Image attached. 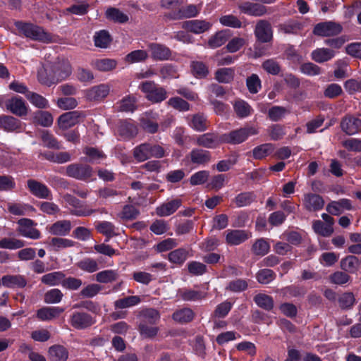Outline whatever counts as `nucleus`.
Instances as JSON below:
<instances>
[{"mask_svg":"<svg viewBox=\"0 0 361 361\" xmlns=\"http://www.w3.org/2000/svg\"><path fill=\"white\" fill-rule=\"evenodd\" d=\"M16 26L26 37L46 43L51 41V35L44 32L42 27L36 25L23 22H16Z\"/></svg>","mask_w":361,"mask_h":361,"instance_id":"obj_1","label":"nucleus"},{"mask_svg":"<svg viewBox=\"0 0 361 361\" xmlns=\"http://www.w3.org/2000/svg\"><path fill=\"white\" fill-rule=\"evenodd\" d=\"M93 173L94 171L92 166L81 163L71 164L68 165L66 169V173L68 176L84 181L90 180Z\"/></svg>","mask_w":361,"mask_h":361,"instance_id":"obj_2","label":"nucleus"},{"mask_svg":"<svg viewBox=\"0 0 361 361\" xmlns=\"http://www.w3.org/2000/svg\"><path fill=\"white\" fill-rule=\"evenodd\" d=\"M140 88L146 94V98L152 102H160L166 98V91L159 87L153 81H145L140 84Z\"/></svg>","mask_w":361,"mask_h":361,"instance_id":"obj_3","label":"nucleus"},{"mask_svg":"<svg viewBox=\"0 0 361 361\" xmlns=\"http://www.w3.org/2000/svg\"><path fill=\"white\" fill-rule=\"evenodd\" d=\"M257 133V130L253 127L242 128L231 131L229 133L223 134L222 140L224 143L236 145L244 142L249 135H256Z\"/></svg>","mask_w":361,"mask_h":361,"instance_id":"obj_4","label":"nucleus"},{"mask_svg":"<svg viewBox=\"0 0 361 361\" xmlns=\"http://www.w3.org/2000/svg\"><path fill=\"white\" fill-rule=\"evenodd\" d=\"M343 30L341 24L333 22L326 21L317 24L313 30L315 35L322 37H331L340 34Z\"/></svg>","mask_w":361,"mask_h":361,"instance_id":"obj_5","label":"nucleus"},{"mask_svg":"<svg viewBox=\"0 0 361 361\" xmlns=\"http://www.w3.org/2000/svg\"><path fill=\"white\" fill-rule=\"evenodd\" d=\"M85 117L82 111H72L61 115L58 119L59 127L67 130L82 121Z\"/></svg>","mask_w":361,"mask_h":361,"instance_id":"obj_6","label":"nucleus"},{"mask_svg":"<svg viewBox=\"0 0 361 361\" xmlns=\"http://www.w3.org/2000/svg\"><path fill=\"white\" fill-rule=\"evenodd\" d=\"M255 35L259 42L267 43L273 39V31L271 23L266 20L257 22L255 28Z\"/></svg>","mask_w":361,"mask_h":361,"instance_id":"obj_7","label":"nucleus"},{"mask_svg":"<svg viewBox=\"0 0 361 361\" xmlns=\"http://www.w3.org/2000/svg\"><path fill=\"white\" fill-rule=\"evenodd\" d=\"M238 8L243 13L249 16L261 17L268 13L267 8L261 4L250 1H243L238 4Z\"/></svg>","mask_w":361,"mask_h":361,"instance_id":"obj_8","label":"nucleus"},{"mask_svg":"<svg viewBox=\"0 0 361 361\" xmlns=\"http://www.w3.org/2000/svg\"><path fill=\"white\" fill-rule=\"evenodd\" d=\"M63 198L69 205L75 208V209L71 212L73 215L78 216H87L96 212L94 209H88L86 207L82 206L80 201L71 194L67 193L63 195Z\"/></svg>","mask_w":361,"mask_h":361,"instance_id":"obj_9","label":"nucleus"},{"mask_svg":"<svg viewBox=\"0 0 361 361\" xmlns=\"http://www.w3.org/2000/svg\"><path fill=\"white\" fill-rule=\"evenodd\" d=\"M340 126L347 135H355L361 132V120L352 115H346L341 119Z\"/></svg>","mask_w":361,"mask_h":361,"instance_id":"obj_10","label":"nucleus"},{"mask_svg":"<svg viewBox=\"0 0 361 361\" xmlns=\"http://www.w3.org/2000/svg\"><path fill=\"white\" fill-rule=\"evenodd\" d=\"M196 143L197 145L204 148L214 149L220 144L224 143V141L222 140V135H219L215 133H207L198 136Z\"/></svg>","mask_w":361,"mask_h":361,"instance_id":"obj_11","label":"nucleus"},{"mask_svg":"<svg viewBox=\"0 0 361 361\" xmlns=\"http://www.w3.org/2000/svg\"><path fill=\"white\" fill-rule=\"evenodd\" d=\"M18 224L17 232L20 235L32 239H38L40 238V232L37 229L32 228L34 225L32 220L21 219L18 220Z\"/></svg>","mask_w":361,"mask_h":361,"instance_id":"obj_12","label":"nucleus"},{"mask_svg":"<svg viewBox=\"0 0 361 361\" xmlns=\"http://www.w3.org/2000/svg\"><path fill=\"white\" fill-rule=\"evenodd\" d=\"M51 71L56 82L66 78L71 73V67L68 61L62 60L55 62L51 66Z\"/></svg>","mask_w":361,"mask_h":361,"instance_id":"obj_13","label":"nucleus"},{"mask_svg":"<svg viewBox=\"0 0 361 361\" xmlns=\"http://www.w3.org/2000/svg\"><path fill=\"white\" fill-rule=\"evenodd\" d=\"M71 326L77 329H84L90 327L94 323V320L87 313L74 312L70 319Z\"/></svg>","mask_w":361,"mask_h":361,"instance_id":"obj_14","label":"nucleus"},{"mask_svg":"<svg viewBox=\"0 0 361 361\" xmlns=\"http://www.w3.org/2000/svg\"><path fill=\"white\" fill-rule=\"evenodd\" d=\"M6 107L10 112L20 117L27 114V107L24 100L18 97L8 99L6 102Z\"/></svg>","mask_w":361,"mask_h":361,"instance_id":"obj_15","label":"nucleus"},{"mask_svg":"<svg viewBox=\"0 0 361 361\" xmlns=\"http://www.w3.org/2000/svg\"><path fill=\"white\" fill-rule=\"evenodd\" d=\"M27 185L30 192L34 196L41 199L50 198L51 191L44 184L34 179H29Z\"/></svg>","mask_w":361,"mask_h":361,"instance_id":"obj_16","label":"nucleus"},{"mask_svg":"<svg viewBox=\"0 0 361 361\" xmlns=\"http://www.w3.org/2000/svg\"><path fill=\"white\" fill-rule=\"evenodd\" d=\"M251 237V233L245 230H228L226 235V242L230 245H238Z\"/></svg>","mask_w":361,"mask_h":361,"instance_id":"obj_17","label":"nucleus"},{"mask_svg":"<svg viewBox=\"0 0 361 361\" xmlns=\"http://www.w3.org/2000/svg\"><path fill=\"white\" fill-rule=\"evenodd\" d=\"M303 205L309 212H316L323 208L324 200L317 194L307 193L304 195Z\"/></svg>","mask_w":361,"mask_h":361,"instance_id":"obj_18","label":"nucleus"},{"mask_svg":"<svg viewBox=\"0 0 361 361\" xmlns=\"http://www.w3.org/2000/svg\"><path fill=\"white\" fill-rule=\"evenodd\" d=\"M109 90L110 87L108 85L101 84L87 90L85 97L90 101H100L109 94Z\"/></svg>","mask_w":361,"mask_h":361,"instance_id":"obj_19","label":"nucleus"},{"mask_svg":"<svg viewBox=\"0 0 361 361\" xmlns=\"http://www.w3.org/2000/svg\"><path fill=\"white\" fill-rule=\"evenodd\" d=\"M326 209L329 214L338 216L341 214L343 210L353 209V206L350 200L341 199L338 201H333L329 203Z\"/></svg>","mask_w":361,"mask_h":361,"instance_id":"obj_20","label":"nucleus"},{"mask_svg":"<svg viewBox=\"0 0 361 361\" xmlns=\"http://www.w3.org/2000/svg\"><path fill=\"white\" fill-rule=\"evenodd\" d=\"M211 26L212 24L209 22L198 20L185 21L182 24L183 28L195 34L202 33L208 30Z\"/></svg>","mask_w":361,"mask_h":361,"instance_id":"obj_21","label":"nucleus"},{"mask_svg":"<svg viewBox=\"0 0 361 361\" xmlns=\"http://www.w3.org/2000/svg\"><path fill=\"white\" fill-rule=\"evenodd\" d=\"M199 9L195 5L186 7L180 6L179 11L166 14L165 16L170 20H178L184 18H192L197 15Z\"/></svg>","mask_w":361,"mask_h":361,"instance_id":"obj_22","label":"nucleus"},{"mask_svg":"<svg viewBox=\"0 0 361 361\" xmlns=\"http://www.w3.org/2000/svg\"><path fill=\"white\" fill-rule=\"evenodd\" d=\"M0 128L8 132H18L21 130V121L11 116H0Z\"/></svg>","mask_w":361,"mask_h":361,"instance_id":"obj_23","label":"nucleus"},{"mask_svg":"<svg viewBox=\"0 0 361 361\" xmlns=\"http://www.w3.org/2000/svg\"><path fill=\"white\" fill-rule=\"evenodd\" d=\"M1 283L9 288H22L27 285V280L22 275H6L1 279Z\"/></svg>","mask_w":361,"mask_h":361,"instance_id":"obj_24","label":"nucleus"},{"mask_svg":"<svg viewBox=\"0 0 361 361\" xmlns=\"http://www.w3.org/2000/svg\"><path fill=\"white\" fill-rule=\"evenodd\" d=\"M68 350L61 345H54L48 350V358L50 361H67Z\"/></svg>","mask_w":361,"mask_h":361,"instance_id":"obj_25","label":"nucleus"},{"mask_svg":"<svg viewBox=\"0 0 361 361\" xmlns=\"http://www.w3.org/2000/svg\"><path fill=\"white\" fill-rule=\"evenodd\" d=\"M188 157L192 164L205 165L211 160V154L209 151L202 149H193Z\"/></svg>","mask_w":361,"mask_h":361,"instance_id":"obj_26","label":"nucleus"},{"mask_svg":"<svg viewBox=\"0 0 361 361\" xmlns=\"http://www.w3.org/2000/svg\"><path fill=\"white\" fill-rule=\"evenodd\" d=\"M64 311L59 307H44L37 310V317L42 321L51 320L59 317Z\"/></svg>","mask_w":361,"mask_h":361,"instance_id":"obj_27","label":"nucleus"},{"mask_svg":"<svg viewBox=\"0 0 361 361\" xmlns=\"http://www.w3.org/2000/svg\"><path fill=\"white\" fill-rule=\"evenodd\" d=\"M190 126L200 132L205 131L209 126L207 116L202 113H197L190 116Z\"/></svg>","mask_w":361,"mask_h":361,"instance_id":"obj_28","label":"nucleus"},{"mask_svg":"<svg viewBox=\"0 0 361 361\" xmlns=\"http://www.w3.org/2000/svg\"><path fill=\"white\" fill-rule=\"evenodd\" d=\"M152 57L156 60H167L171 55V50L165 45L152 43L149 45Z\"/></svg>","mask_w":361,"mask_h":361,"instance_id":"obj_29","label":"nucleus"},{"mask_svg":"<svg viewBox=\"0 0 361 361\" xmlns=\"http://www.w3.org/2000/svg\"><path fill=\"white\" fill-rule=\"evenodd\" d=\"M180 199H175L162 204L156 209V213L159 216H166L173 214L181 205Z\"/></svg>","mask_w":361,"mask_h":361,"instance_id":"obj_30","label":"nucleus"},{"mask_svg":"<svg viewBox=\"0 0 361 361\" xmlns=\"http://www.w3.org/2000/svg\"><path fill=\"white\" fill-rule=\"evenodd\" d=\"M118 132L121 137L131 139L137 135L138 129L133 123L124 121L120 123Z\"/></svg>","mask_w":361,"mask_h":361,"instance_id":"obj_31","label":"nucleus"},{"mask_svg":"<svg viewBox=\"0 0 361 361\" xmlns=\"http://www.w3.org/2000/svg\"><path fill=\"white\" fill-rule=\"evenodd\" d=\"M139 317L142 319L140 322L156 324L160 319V314L158 310L154 308H145L139 312Z\"/></svg>","mask_w":361,"mask_h":361,"instance_id":"obj_32","label":"nucleus"},{"mask_svg":"<svg viewBox=\"0 0 361 361\" xmlns=\"http://www.w3.org/2000/svg\"><path fill=\"white\" fill-rule=\"evenodd\" d=\"M71 228V224L70 221L62 220L58 221L49 228V232L56 235H66L68 234Z\"/></svg>","mask_w":361,"mask_h":361,"instance_id":"obj_33","label":"nucleus"},{"mask_svg":"<svg viewBox=\"0 0 361 361\" xmlns=\"http://www.w3.org/2000/svg\"><path fill=\"white\" fill-rule=\"evenodd\" d=\"M360 264L359 259L354 255H348L341 261V267L349 273H355Z\"/></svg>","mask_w":361,"mask_h":361,"instance_id":"obj_34","label":"nucleus"},{"mask_svg":"<svg viewBox=\"0 0 361 361\" xmlns=\"http://www.w3.org/2000/svg\"><path fill=\"white\" fill-rule=\"evenodd\" d=\"M334 56V51L329 49H317L312 52V59L317 63L330 60Z\"/></svg>","mask_w":361,"mask_h":361,"instance_id":"obj_35","label":"nucleus"},{"mask_svg":"<svg viewBox=\"0 0 361 361\" xmlns=\"http://www.w3.org/2000/svg\"><path fill=\"white\" fill-rule=\"evenodd\" d=\"M195 317V313L190 308H183L176 311L173 314V319L181 324L191 322Z\"/></svg>","mask_w":361,"mask_h":361,"instance_id":"obj_36","label":"nucleus"},{"mask_svg":"<svg viewBox=\"0 0 361 361\" xmlns=\"http://www.w3.org/2000/svg\"><path fill=\"white\" fill-rule=\"evenodd\" d=\"M254 301L261 308L270 311L274 307L273 298L264 293H258L254 297Z\"/></svg>","mask_w":361,"mask_h":361,"instance_id":"obj_37","label":"nucleus"},{"mask_svg":"<svg viewBox=\"0 0 361 361\" xmlns=\"http://www.w3.org/2000/svg\"><path fill=\"white\" fill-rule=\"evenodd\" d=\"M273 144L266 143L255 147L252 150L253 157L256 159H262L274 150Z\"/></svg>","mask_w":361,"mask_h":361,"instance_id":"obj_38","label":"nucleus"},{"mask_svg":"<svg viewBox=\"0 0 361 361\" xmlns=\"http://www.w3.org/2000/svg\"><path fill=\"white\" fill-rule=\"evenodd\" d=\"M65 275L61 271H54L44 275L42 279V283L49 286L62 285L63 279Z\"/></svg>","mask_w":361,"mask_h":361,"instance_id":"obj_39","label":"nucleus"},{"mask_svg":"<svg viewBox=\"0 0 361 361\" xmlns=\"http://www.w3.org/2000/svg\"><path fill=\"white\" fill-rule=\"evenodd\" d=\"M149 143H142L133 150V157L138 161H144L150 158Z\"/></svg>","mask_w":361,"mask_h":361,"instance_id":"obj_40","label":"nucleus"},{"mask_svg":"<svg viewBox=\"0 0 361 361\" xmlns=\"http://www.w3.org/2000/svg\"><path fill=\"white\" fill-rule=\"evenodd\" d=\"M138 331L142 338L152 339L157 336L159 329L157 326H149L147 323L140 322L138 325Z\"/></svg>","mask_w":361,"mask_h":361,"instance_id":"obj_41","label":"nucleus"},{"mask_svg":"<svg viewBox=\"0 0 361 361\" xmlns=\"http://www.w3.org/2000/svg\"><path fill=\"white\" fill-rule=\"evenodd\" d=\"M118 104V110L119 111L133 112L136 109V99L133 96H126Z\"/></svg>","mask_w":361,"mask_h":361,"instance_id":"obj_42","label":"nucleus"},{"mask_svg":"<svg viewBox=\"0 0 361 361\" xmlns=\"http://www.w3.org/2000/svg\"><path fill=\"white\" fill-rule=\"evenodd\" d=\"M312 228L316 233L323 237H329L334 233L333 226L325 224L320 220L313 222Z\"/></svg>","mask_w":361,"mask_h":361,"instance_id":"obj_43","label":"nucleus"},{"mask_svg":"<svg viewBox=\"0 0 361 361\" xmlns=\"http://www.w3.org/2000/svg\"><path fill=\"white\" fill-rule=\"evenodd\" d=\"M25 246V243L15 238H4L0 240V248L16 250Z\"/></svg>","mask_w":361,"mask_h":361,"instance_id":"obj_44","label":"nucleus"},{"mask_svg":"<svg viewBox=\"0 0 361 361\" xmlns=\"http://www.w3.org/2000/svg\"><path fill=\"white\" fill-rule=\"evenodd\" d=\"M270 249L269 243L264 238L257 240L252 246V252L255 255L264 256Z\"/></svg>","mask_w":361,"mask_h":361,"instance_id":"obj_45","label":"nucleus"},{"mask_svg":"<svg viewBox=\"0 0 361 361\" xmlns=\"http://www.w3.org/2000/svg\"><path fill=\"white\" fill-rule=\"evenodd\" d=\"M234 70L233 68H222L215 73V78L219 82L228 83L233 80Z\"/></svg>","mask_w":361,"mask_h":361,"instance_id":"obj_46","label":"nucleus"},{"mask_svg":"<svg viewBox=\"0 0 361 361\" xmlns=\"http://www.w3.org/2000/svg\"><path fill=\"white\" fill-rule=\"evenodd\" d=\"M141 301L139 296L132 295L117 300L114 302L116 308L124 309L137 305Z\"/></svg>","mask_w":361,"mask_h":361,"instance_id":"obj_47","label":"nucleus"},{"mask_svg":"<svg viewBox=\"0 0 361 361\" xmlns=\"http://www.w3.org/2000/svg\"><path fill=\"white\" fill-rule=\"evenodd\" d=\"M94 44L97 47L106 48L111 41V38L109 32L106 30H101L96 32L94 36Z\"/></svg>","mask_w":361,"mask_h":361,"instance_id":"obj_48","label":"nucleus"},{"mask_svg":"<svg viewBox=\"0 0 361 361\" xmlns=\"http://www.w3.org/2000/svg\"><path fill=\"white\" fill-rule=\"evenodd\" d=\"M255 199L256 196L254 192H245L238 195L234 200V202L237 207H242L250 204Z\"/></svg>","mask_w":361,"mask_h":361,"instance_id":"obj_49","label":"nucleus"},{"mask_svg":"<svg viewBox=\"0 0 361 361\" xmlns=\"http://www.w3.org/2000/svg\"><path fill=\"white\" fill-rule=\"evenodd\" d=\"M118 274L116 271L109 269L100 271L96 274V280L99 283H107L117 280Z\"/></svg>","mask_w":361,"mask_h":361,"instance_id":"obj_50","label":"nucleus"},{"mask_svg":"<svg viewBox=\"0 0 361 361\" xmlns=\"http://www.w3.org/2000/svg\"><path fill=\"white\" fill-rule=\"evenodd\" d=\"M34 122L42 126L48 127L53 123V117L48 111H38L35 114Z\"/></svg>","mask_w":361,"mask_h":361,"instance_id":"obj_51","label":"nucleus"},{"mask_svg":"<svg viewBox=\"0 0 361 361\" xmlns=\"http://www.w3.org/2000/svg\"><path fill=\"white\" fill-rule=\"evenodd\" d=\"M179 295L180 298L185 301H195L205 298L206 293L194 290H180Z\"/></svg>","mask_w":361,"mask_h":361,"instance_id":"obj_52","label":"nucleus"},{"mask_svg":"<svg viewBox=\"0 0 361 361\" xmlns=\"http://www.w3.org/2000/svg\"><path fill=\"white\" fill-rule=\"evenodd\" d=\"M140 212L133 205H125L122 211L118 214V216L123 221L135 219L139 215Z\"/></svg>","mask_w":361,"mask_h":361,"instance_id":"obj_53","label":"nucleus"},{"mask_svg":"<svg viewBox=\"0 0 361 361\" xmlns=\"http://www.w3.org/2000/svg\"><path fill=\"white\" fill-rule=\"evenodd\" d=\"M188 254L185 249L178 248L169 254V259L172 263L181 264L185 261Z\"/></svg>","mask_w":361,"mask_h":361,"instance_id":"obj_54","label":"nucleus"},{"mask_svg":"<svg viewBox=\"0 0 361 361\" xmlns=\"http://www.w3.org/2000/svg\"><path fill=\"white\" fill-rule=\"evenodd\" d=\"M41 139L43 144L48 148L59 149L61 148L60 143L57 140L50 134L47 130H43L41 133Z\"/></svg>","mask_w":361,"mask_h":361,"instance_id":"obj_55","label":"nucleus"},{"mask_svg":"<svg viewBox=\"0 0 361 361\" xmlns=\"http://www.w3.org/2000/svg\"><path fill=\"white\" fill-rule=\"evenodd\" d=\"M234 111L239 118H244L251 113V106L245 101L239 100L234 104Z\"/></svg>","mask_w":361,"mask_h":361,"instance_id":"obj_56","label":"nucleus"},{"mask_svg":"<svg viewBox=\"0 0 361 361\" xmlns=\"http://www.w3.org/2000/svg\"><path fill=\"white\" fill-rule=\"evenodd\" d=\"M97 229L100 233L106 236V241H108L110 238L116 235V233H115V226L109 221H102L99 223L97 226Z\"/></svg>","mask_w":361,"mask_h":361,"instance_id":"obj_57","label":"nucleus"},{"mask_svg":"<svg viewBox=\"0 0 361 361\" xmlns=\"http://www.w3.org/2000/svg\"><path fill=\"white\" fill-rule=\"evenodd\" d=\"M108 18L120 23H126L128 20V16L115 8H109L106 12Z\"/></svg>","mask_w":361,"mask_h":361,"instance_id":"obj_58","label":"nucleus"},{"mask_svg":"<svg viewBox=\"0 0 361 361\" xmlns=\"http://www.w3.org/2000/svg\"><path fill=\"white\" fill-rule=\"evenodd\" d=\"M95 68L100 71H110L116 66V61L110 59H98L94 62Z\"/></svg>","mask_w":361,"mask_h":361,"instance_id":"obj_59","label":"nucleus"},{"mask_svg":"<svg viewBox=\"0 0 361 361\" xmlns=\"http://www.w3.org/2000/svg\"><path fill=\"white\" fill-rule=\"evenodd\" d=\"M231 307L232 304L228 301H225L218 305L212 315V318L217 319L225 317L230 312Z\"/></svg>","mask_w":361,"mask_h":361,"instance_id":"obj_60","label":"nucleus"},{"mask_svg":"<svg viewBox=\"0 0 361 361\" xmlns=\"http://www.w3.org/2000/svg\"><path fill=\"white\" fill-rule=\"evenodd\" d=\"M191 68L193 75L197 78H205L209 73L207 66L202 61H192Z\"/></svg>","mask_w":361,"mask_h":361,"instance_id":"obj_61","label":"nucleus"},{"mask_svg":"<svg viewBox=\"0 0 361 361\" xmlns=\"http://www.w3.org/2000/svg\"><path fill=\"white\" fill-rule=\"evenodd\" d=\"M63 294L57 288L51 289L44 294V300L46 303H59L61 301Z\"/></svg>","mask_w":361,"mask_h":361,"instance_id":"obj_62","label":"nucleus"},{"mask_svg":"<svg viewBox=\"0 0 361 361\" xmlns=\"http://www.w3.org/2000/svg\"><path fill=\"white\" fill-rule=\"evenodd\" d=\"M148 57V54L145 50H135L129 53L126 56V61L128 63H133L145 61Z\"/></svg>","mask_w":361,"mask_h":361,"instance_id":"obj_63","label":"nucleus"},{"mask_svg":"<svg viewBox=\"0 0 361 361\" xmlns=\"http://www.w3.org/2000/svg\"><path fill=\"white\" fill-rule=\"evenodd\" d=\"M256 277L259 283L267 284L275 279V274L271 269H264L257 272Z\"/></svg>","mask_w":361,"mask_h":361,"instance_id":"obj_64","label":"nucleus"}]
</instances>
